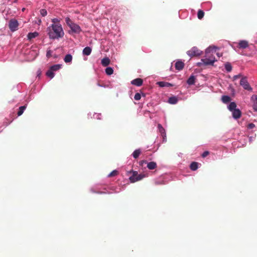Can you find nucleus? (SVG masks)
<instances>
[{
    "label": "nucleus",
    "mask_w": 257,
    "mask_h": 257,
    "mask_svg": "<svg viewBox=\"0 0 257 257\" xmlns=\"http://www.w3.org/2000/svg\"><path fill=\"white\" fill-rule=\"evenodd\" d=\"M48 35L50 39H58L64 36V32L60 24H52L48 28Z\"/></svg>",
    "instance_id": "1"
},
{
    "label": "nucleus",
    "mask_w": 257,
    "mask_h": 257,
    "mask_svg": "<svg viewBox=\"0 0 257 257\" xmlns=\"http://www.w3.org/2000/svg\"><path fill=\"white\" fill-rule=\"evenodd\" d=\"M65 22L67 25L71 29V31H69L70 34H71V32L75 34H79L81 32L82 30L80 27L78 25L73 23L69 17L65 18Z\"/></svg>",
    "instance_id": "2"
},
{
    "label": "nucleus",
    "mask_w": 257,
    "mask_h": 257,
    "mask_svg": "<svg viewBox=\"0 0 257 257\" xmlns=\"http://www.w3.org/2000/svg\"><path fill=\"white\" fill-rule=\"evenodd\" d=\"M217 49L215 46H210L205 50L206 57L211 60H213V63L217 61V60L215 59L213 55V53H216V49Z\"/></svg>",
    "instance_id": "3"
},
{
    "label": "nucleus",
    "mask_w": 257,
    "mask_h": 257,
    "mask_svg": "<svg viewBox=\"0 0 257 257\" xmlns=\"http://www.w3.org/2000/svg\"><path fill=\"white\" fill-rule=\"evenodd\" d=\"M130 172L133 173L132 176L129 178V179L132 183H135L137 181H140L146 176L144 174H138V172L136 171L132 170Z\"/></svg>",
    "instance_id": "4"
},
{
    "label": "nucleus",
    "mask_w": 257,
    "mask_h": 257,
    "mask_svg": "<svg viewBox=\"0 0 257 257\" xmlns=\"http://www.w3.org/2000/svg\"><path fill=\"white\" fill-rule=\"evenodd\" d=\"M187 54L190 57L198 56L201 55V51L197 47H194L187 52Z\"/></svg>",
    "instance_id": "5"
},
{
    "label": "nucleus",
    "mask_w": 257,
    "mask_h": 257,
    "mask_svg": "<svg viewBox=\"0 0 257 257\" xmlns=\"http://www.w3.org/2000/svg\"><path fill=\"white\" fill-rule=\"evenodd\" d=\"M19 24L16 19H11L9 21V27L11 31L14 32L18 29Z\"/></svg>",
    "instance_id": "6"
},
{
    "label": "nucleus",
    "mask_w": 257,
    "mask_h": 257,
    "mask_svg": "<svg viewBox=\"0 0 257 257\" xmlns=\"http://www.w3.org/2000/svg\"><path fill=\"white\" fill-rule=\"evenodd\" d=\"M240 85L243 87V88L247 90H251L252 88L250 86L247 78L245 77H242L240 81Z\"/></svg>",
    "instance_id": "7"
},
{
    "label": "nucleus",
    "mask_w": 257,
    "mask_h": 257,
    "mask_svg": "<svg viewBox=\"0 0 257 257\" xmlns=\"http://www.w3.org/2000/svg\"><path fill=\"white\" fill-rule=\"evenodd\" d=\"M158 128L160 133L161 134L162 137H163V141L166 139V135L165 130L162 125L161 124H158Z\"/></svg>",
    "instance_id": "8"
},
{
    "label": "nucleus",
    "mask_w": 257,
    "mask_h": 257,
    "mask_svg": "<svg viewBox=\"0 0 257 257\" xmlns=\"http://www.w3.org/2000/svg\"><path fill=\"white\" fill-rule=\"evenodd\" d=\"M248 47V43L247 41L241 40L238 43V47L240 49H245Z\"/></svg>",
    "instance_id": "9"
},
{
    "label": "nucleus",
    "mask_w": 257,
    "mask_h": 257,
    "mask_svg": "<svg viewBox=\"0 0 257 257\" xmlns=\"http://www.w3.org/2000/svg\"><path fill=\"white\" fill-rule=\"evenodd\" d=\"M175 68L177 70H181L184 67V63L181 61H178L175 63Z\"/></svg>",
    "instance_id": "10"
},
{
    "label": "nucleus",
    "mask_w": 257,
    "mask_h": 257,
    "mask_svg": "<svg viewBox=\"0 0 257 257\" xmlns=\"http://www.w3.org/2000/svg\"><path fill=\"white\" fill-rule=\"evenodd\" d=\"M143 82L141 78H136L132 81L131 83L137 86H140L142 85Z\"/></svg>",
    "instance_id": "11"
},
{
    "label": "nucleus",
    "mask_w": 257,
    "mask_h": 257,
    "mask_svg": "<svg viewBox=\"0 0 257 257\" xmlns=\"http://www.w3.org/2000/svg\"><path fill=\"white\" fill-rule=\"evenodd\" d=\"M201 62H203V65H213V60H211L207 57L206 58H203L201 60Z\"/></svg>",
    "instance_id": "12"
},
{
    "label": "nucleus",
    "mask_w": 257,
    "mask_h": 257,
    "mask_svg": "<svg viewBox=\"0 0 257 257\" xmlns=\"http://www.w3.org/2000/svg\"><path fill=\"white\" fill-rule=\"evenodd\" d=\"M232 112V116L235 119L239 118L240 117L241 113L239 109H236Z\"/></svg>",
    "instance_id": "13"
},
{
    "label": "nucleus",
    "mask_w": 257,
    "mask_h": 257,
    "mask_svg": "<svg viewBox=\"0 0 257 257\" xmlns=\"http://www.w3.org/2000/svg\"><path fill=\"white\" fill-rule=\"evenodd\" d=\"M157 84L161 87H171L173 86V85L171 83H170L169 82H164V81H160L158 82Z\"/></svg>",
    "instance_id": "14"
},
{
    "label": "nucleus",
    "mask_w": 257,
    "mask_h": 257,
    "mask_svg": "<svg viewBox=\"0 0 257 257\" xmlns=\"http://www.w3.org/2000/svg\"><path fill=\"white\" fill-rule=\"evenodd\" d=\"M39 35V34L37 32L34 33H29L27 37L28 39L31 40V39L37 37Z\"/></svg>",
    "instance_id": "15"
},
{
    "label": "nucleus",
    "mask_w": 257,
    "mask_h": 257,
    "mask_svg": "<svg viewBox=\"0 0 257 257\" xmlns=\"http://www.w3.org/2000/svg\"><path fill=\"white\" fill-rule=\"evenodd\" d=\"M110 63V60L108 58L105 57L101 60V64L104 67L108 66Z\"/></svg>",
    "instance_id": "16"
},
{
    "label": "nucleus",
    "mask_w": 257,
    "mask_h": 257,
    "mask_svg": "<svg viewBox=\"0 0 257 257\" xmlns=\"http://www.w3.org/2000/svg\"><path fill=\"white\" fill-rule=\"evenodd\" d=\"M91 49L89 47H86L83 50V54L84 55L88 56L91 54Z\"/></svg>",
    "instance_id": "17"
},
{
    "label": "nucleus",
    "mask_w": 257,
    "mask_h": 257,
    "mask_svg": "<svg viewBox=\"0 0 257 257\" xmlns=\"http://www.w3.org/2000/svg\"><path fill=\"white\" fill-rule=\"evenodd\" d=\"M147 167L150 170H153L157 167V164L155 162H150L148 163Z\"/></svg>",
    "instance_id": "18"
},
{
    "label": "nucleus",
    "mask_w": 257,
    "mask_h": 257,
    "mask_svg": "<svg viewBox=\"0 0 257 257\" xmlns=\"http://www.w3.org/2000/svg\"><path fill=\"white\" fill-rule=\"evenodd\" d=\"M252 100L253 101V109L255 110V111H257V95H253L251 97Z\"/></svg>",
    "instance_id": "19"
},
{
    "label": "nucleus",
    "mask_w": 257,
    "mask_h": 257,
    "mask_svg": "<svg viewBox=\"0 0 257 257\" xmlns=\"http://www.w3.org/2000/svg\"><path fill=\"white\" fill-rule=\"evenodd\" d=\"M195 77L193 75H191L187 80V83L189 85H193L195 83Z\"/></svg>",
    "instance_id": "20"
},
{
    "label": "nucleus",
    "mask_w": 257,
    "mask_h": 257,
    "mask_svg": "<svg viewBox=\"0 0 257 257\" xmlns=\"http://www.w3.org/2000/svg\"><path fill=\"white\" fill-rule=\"evenodd\" d=\"M72 60V56L71 54H67L64 58V61L65 63H70Z\"/></svg>",
    "instance_id": "21"
},
{
    "label": "nucleus",
    "mask_w": 257,
    "mask_h": 257,
    "mask_svg": "<svg viewBox=\"0 0 257 257\" xmlns=\"http://www.w3.org/2000/svg\"><path fill=\"white\" fill-rule=\"evenodd\" d=\"M222 101L224 103H227L230 101L231 98L227 95H223L221 98Z\"/></svg>",
    "instance_id": "22"
},
{
    "label": "nucleus",
    "mask_w": 257,
    "mask_h": 257,
    "mask_svg": "<svg viewBox=\"0 0 257 257\" xmlns=\"http://www.w3.org/2000/svg\"><path fill=\"white\" fill-rule=\"evenodd\" d=\"M26 108V105L20 106L19 108V110L17 113L18 116H21L24 112V110Z\"/></svg>",
    "instance_id": "23"
},
{
    "label": "nucleus",
    "mask_w": 257,
    "mask_h": 257,
    "mask_svg": "<svg viewBox=\"0 0 257 257\" xmlns=\"http://www.w3.org/2000/svg\"><path fill=\"white\" fill-rule=\"evenodd\" d=\"M190 169L192 171H195L198 169V163L193 162L190 166Z\"/></svg>",
    "instance_id": "24"
},
{
    "label": "nucleus",
    "mask_w": 257,
    "mask_h": 257,
    "mask_svg": "<svg viewBox=\"0 0 257 257\" xmlns=\"http://www.w3.org/2000/svg\"><path fill=\"white\" fill-rule=\"evenodd\" d=\"M236 104L234 102H231L228 106V109L231 111L236 109Z\"/></svg>",
    "instance_id": "25"
},
{
    "label": "nucleus",
    "mask_w": 257,
    "mask_h": 257,
    "mask_svg": "<svg viewBox=\"0 0 257 257\" xmlns=\"http://www.w3.org/2000/svg\"><path fill=\"white\" fill-rule=\"evenodd\" d=\"M141 150L139 149H137V150H136L133 153V157L135 158V159H137L139 157V155L141 154Z\"/></svg>",
    "instance_id": "26"
},
{
    "label": "nucleus",
    "mask_w": 257,
    "mask_h": 257,
    "mask_svg": "<svg viewBox=\"0 0 257 257\" xmlns=\"http://www.w3.org/2000/svg\"><path fill=\"white\" fill-rule=\"evenodd\" d=\"M178 101V99L175 96L171 97L169 98L168 102L171 104H176Z\"/></svg>",
    "instance_id": "27"
},
{
    "label": "nucleus",
    "mask_w": 257,
    "mask_h": 257,
    "mask_svg": "<svg viewBox=\"0 0 257 257\" xmlns=\"http://www.w3.org/2000/svg\"><path fill=\"white\" fill-rule=\"evenodd\" d=\"M61 66H62V65H61V64H56V65H54L50 67V69H51V70L53 71H57V70H58L59 69H60L61 68Z\"/></svg>",
    "instance_id": "28"
},
{
    "label": "nucleus",
    "mask_w": 257,
    "mask_h": 257,
    "mask_svg": "<svg viewBox=\"0 0 257 257\" xmlns=\"http://www.w3.org/2000/svg\"><path fill=\"white\" fill-rule=\"evenodd\" d=\"M46 75L50 78H53L54 77V73L51 69L50 68L46 72Z\"/></svg>",
    "instance_id": "29"
},
{
    "label": "nucleus",
    "mask_w": 257,
    "mask_h": 257,
    "mask_svg": "<svg viewBox=\"0 0 257 257\" xmlns=\"http://www.w3.org/2000/svg\"><path fill=\"white\" fill-rule=\"evenodd\" d=\"M204 16V12L202 10H199L198 11V13H197V17H198V19L201 20L203 18Z\"/></svg>",
    "instance_id": "30"
},
{
    "label": "nucleus",
    "mask_w": 257,
    "mask_h": 257,
    "mask_svg": "<svg viewBox=\"0 0 257 257\" xmlns=\"http://www.w3.org/2000/svg\"><path fill=\"white\" fill-rule=\"evenodd\" d=\"M225 68L227 72H230L232 70V66L229 62L225 64Z\"/></svg>",
    "instance_id": "31"
},
{
    "label": "nucleus",
    "mask_w": 257,
    "mask_h": 257,
    "mask_svg": "<svg viewBox=\"0 0 257 257\" xmlns=\"http://www.w3.org/2000/svg\"><path fill=\"white\" fill-rule=\"evenodd\" d=\"M105 73L108 75H110L112 74L113 73V70L112 68L110 67H107L105 69Z\"/></svg>",
    "instance_id": "32"
},
{
    "label": "nucleus",
    "mask_w": 257,
    "mask_h": 257,
    "mask_svg": "<svg viewBox=\"0 0 257 257\" xmlns=\"http://www.w3.org/2000/svg\"><path fill=\"white\" fill-rule=\"evenodd\" d=\"M118 174V172L116 170H113V171H112L109 175H108V177H113V176H116Z\"/></svg>",
    "instance_id": "33"
},
{
    "label": "nucleus",
    "mask_w": 257,
    "mask_h": 257,
    "mask_svg": "<svg viewBox=\"0 0 257 257\" xmlns=\"http://www.w3.org/2000/svg\"><path fill=\"white\" fill-rule=\"evenodd\" d=\"M40 14L43 17H45L47 14V12L45 9H41L40 10Z\"/></svg>",
    "instance_id": "34"
},
{
    "label": "nucleus",
    "mask_w": 257,
    "mask_h": 257,
    "mask_svg": "<svg viewBox=\"0 0 257 257\" xmlns=\"http://www.w3.org/2000/svg\"><path fill=\"white\" fill-rule=\"evenodd\" d=\"M141 98V94L139 93H137L135 94L134 98L136 100H139Z\"/></svg>",
    "instance_id": "35"
},
{
    "label": "nucleus",
    "mask_w": 257,
    "mask_h": 257,
    "mask_svg": "<svg viewBox=\"0 0 257 257\" xmlns=\"http://www.w3.org/2000/svg\"><path fill=\"white\" fill-rule=\"evenodd\" d=\"M52 22L53 24H60V20L57 18L53 19L52 20Z\"/></svg>",
    "instance_id": "36"
},
{
    "label": "nucleus",
    "mask_w": 257,
    "mask_h": 257,
    "mask_svg": "<svg viewBox=\"0 0 257 257\" xmlns=\"http://www.w3.org/2000/svg\"><path fill=\"white\" fill-rule=\"evenodd\" d=\"M255 127V124L253 123H250L248 124L247 127L248 129H252Z\"/></svg>",
    "instance_id": "37"
},
{
    "label": "nucleus",
    "mask_w": 257,
    "mask_h": 257,
    "mask_svg": "<svg viewBox=\"0 0 257 257\" xmlns=\"http://www.w3.org/2000/svg\"><path fill=\"white\" fill-rule=\"evenodd\" d=\"M52 51L50 50L47 51L46 56L48 58H50L52 56Z\"/></svg>",
    "instance_id": "38"
},
{
    "label": "nucleus",
    "mask_w": 257,
    "mask_h": 257,
    "mask_svg": "<svg viewBox=\"0 0 257 257\" xmlns=\"http://www.w3.org/2000/svg\"><path fill=\"white\" fill-rule=\"evenodd\" d=\"M209 154V152L208 151H205L203 152V153L202 154V157L203 158H205L206 156H207Z\"/></svg>",
    "instance_id": "39"
},
{
    "label": "nucleus",
    "mask_w": 257,
    "mask_h": 257,
    "mask_svg": "<svg viewBox=\"0 0 257 257\" xmlns=\"http://www.w3.org/2000/svg\"><path fill=\"white\" fill-rule=\"evenodd\" d=\"M241 76V75L240 74H239L238 75H234L233 77V80H236L237 79L240 78V77Z\"/></svg>",
    "instance_id": "40"
},
{
    "label": "nucleus",
    "mask_w": 257,
    "mask_h": 257,
    "mask_svg": "<svg viewBox=\"0 0 257 257\" xmlns=\"http://www.w3.org/2000/svg\"><path fill=\"white\" fill-rule=\"evenodd\" d=\"M92 192L93 193H97V194H103V193H105V192H104L99 191H95V190H92Z\"/></svg>",
    "instance_id": "41"
},
{
    "label": "nucleus",
    "mask_w": 257,
    "mask_h": 257,
    "mask_svg": "<svg viewBox=\"0 0 257 257\" xmlns=\"http://www.w3.org/2000/svg\"><path fill=\"white\" fill-rule=\"evenodd\" d=\"M215 53H216V55L218 57H221L222 56V53H218V52H217V53L216 52Z\"/></svg>",
    "instance_id": "42"
},
{
    "label": "nucleus",
    "mask_w": 257,
    "mask_h": 257,
    "mask_svg": "<svg viewBox=\"0 0 257 257\" xmlns=\"http://www.w3.org/2000/svg\"><path fill=\"white\" fill-rule=\"evenodd\" d=\"M147 161L145 160H142L140 162V165H143L144 163H146Z\"/></svg>",
    "instance_id": "43"
},
{
    "label": "nucleus",
    "mask_w": 257,
    "mask_h": 257,
    "mask_svg": "<svg viewBox=\"0 0 257 257\" xmlns=\"http://www.w3.org/2000/svg\"><path fill=\"white\" fill-rule=\"evenodd\" d=\"M202 64H203V62H198V63H197V65H198V66H200H200H201V65H202Z\"/></svg>",
    "instance_id": "44"
},
{
    "label": "nucleus",
    "mask_w": 257,
    "mask_h": 257,
    "mask_svg": "<svg viewBox=\"0 0 257 257\" xmlns=\"http://www.w3.org/2000/svg\"><path fill=\"white\" fill-rule=\"evenodd\" d=\"M25 10V8H23V9H22V11H23V12H24Z\"/></svg>",
    "instance_id": "45"
}]
</instances>
